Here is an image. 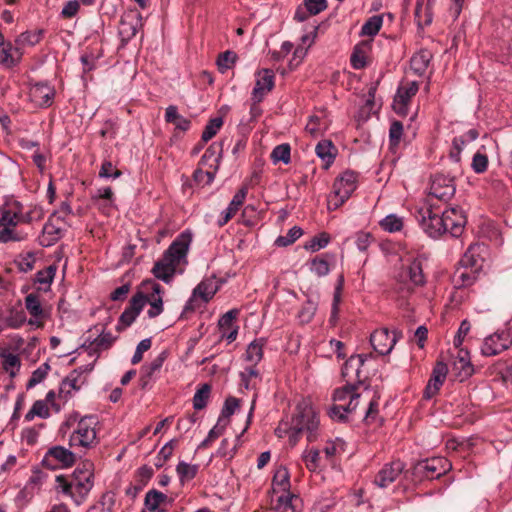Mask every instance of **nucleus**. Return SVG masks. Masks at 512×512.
Listing matches in <instances>:
<instances>
[{
    "mask_svg": "<svg viewBox=\"0 0 512 512\" xmlns=\"http://www.w3.org/2000/svg\"><path fill=\"white\" fill-rule=\"evenodd\" d=\"M448 372L447 365L443 362H437L435 367L433 368L431 377L426 385L424 390V398L431 399L435 396L440 387L443 385L446 375Z\"/></svg>",
    "mask_w": 512,
    "mask_h": 512,
    "instance_id": "nucleus-19",
    "label": "nucleus"
},
{
    "mask_svg": "<svg viewBox=\"0 0 512 512\" xmlns=\"http://www.w3.org/2000/svg\"><path fill=\"white\" fill-rule=\"evenodd\" d=\"M454 179L443 174L432 177L429 195L442 201L449 200L455 194Z\"/></svg>",
    "mask_w": 512,
    "mask_h": 512,
    "instance_id": "nucleus-14",
    "label": "nucleus"
},
{
    "mask_svg": "<svg viewBox=\"0 0 512 512\" xmlns=\"http://www.w3.org/2000/svg\"><path fill=\"white\" fill-rule=\"evenodd\" d=\"M405 276L409 277L410 282L415 286H421L425 283L422 263L419 260H413L405 271Z\"/></svg>",
    "mask_w": 512,
    "mask_h": 512,
    "instance_id": "nucleus-37",
    "label": "nucleus"
},
{
    "mask_svg": "<svg viewBox=\"0 0 512 512\" xmlns=\"http://www.w3.org/2000/svg\"><path fill=\"white\" fill-rule=\"evenodd\" d=\"M237 54L233 51H225L220 53L217 58V66L221 73H225L228 69L232 68V66L236 63Z\"/></svg>",
    "mask_w": 512,
    "mask_h": 512,
    "instance_id": "nucleus-49",
    "label": "nucleus"
},
{
    "mask_svg": "<svg viewBox=\"0 0 512 512\" xmlns=\"http://www.w3.org/2000/svg\"><path fill=\"white\" fill-rule=\"evenodd\" d=\"M366 356L363 354L351 356L344 364L342 374L344 377L350 376L354 373L355 376L360 379V368L364 365Z\"/></svg>",
    "mask_w": 512,
    "mask_h": 512,
    "instance_id": "nucleus-34",
    "label": "nucleus"
},
{
    "mask_svg": "<svg viewBox=\"0 0 512 512\" xmlns=\"http://www.w3.org/2000/svg\"><path fill=\"white\" fill-rule=\"evenodd\" d=\"M290 475H289V472L288 470L285 468V467H280L276 470L274 476H273V480H272V485H273V491H276V489L278 488L280 491H283V492H289V489H290Z\"/></svg>",
    "mask_w": 512,
    "mask_h": 512,
    "instance_id": "nucleus-38",
    "label": "nucleus"
},
{
    "mask_svg": "<svg viewBox=\"0 0 512 512\" xmlns=\"http://www.w3.org/2000/svg\"><path fill=\"white\" fill-rule=\"evenodd\" d=\"M115 499L113 494L106 492L100 499L90 506L86 512H113Z\"/></svg>",
    "mask_w": 512,
    "mask_h": 512,
    "instance_id": "nucleus-41",
    "label": "nucleus"
},
{
    "mask_svg": "<svg viewBox=\"0 0 512 512\" xmlns=\"http://www.w3.org/2000/svg\"><path fill=\"white\" fill-rule=\"evenodd\" d=\"M91 467V463H85L84 470L77 468L73 473L74 480L71 498L78 506L86 500L93 487V472L91 471Z\"/></svg>",
    "mask_w": 512,
    "mask_h": 512,
    "instance_id": "nucleus-9",
    "label": "nucleus"
},
{
    "mask_svg": "<svg viewBox=\"0 0 512 512\" xmlns=\"http://www.w3.org/2000/svg\"><path fill=\"white\" fill-rule=\"evenodd\" d=\"M382 23H383V20H382L381 16L375 15V16L370 17L362 26L361 34L367 35V36L376 35L379 32V30L381 29Z\"/></svg>",
    "mask_w": 512,
    "mask_h": 512,
    "instance_id": "nucleus-51",
    "label": "nucleus"
},
{
    "mask_svg": "<svg viewBox=\"0 0 512 512\" xmlns=\"http://www.w3.org/2000/svg\"><path fill=\"white\" fill-rule=\"evenodd\" d=\"M0 357L2 358L3 369L7 373H9L11 377L16 376L21 366V361L18 355L12 354L7 351H2L0 353Z\"/></svg>",
    "mask_w": 512,
    "mask_h": 512,
    "instance_id": "nucleus-36",
    "label": "nucleus"
},
{
    "mask_svg": "<svg viewBox=\"0 0 512 512\" xmlns=\"http://www.w3.org/2000/svg\"><path fill=\"white\" fill-rule=\"evenodd\" d=\"M405 463L400 460H394L386 463L376 474L374 484L379 488H386L396 481L398 477L405 472Z\"/></svg>",
    "mask_w": 512,
    "mask_h": 512,
    "instance_id": "nucleus-12",
    "label": "nucleus"
},
{
    "mask_svg": "<svg viewBox=\"0 0 512 512\" xmlns=\"http://www.w3.org/2000/svg\"><path fill=\"white\" fill-rule=\"evenodd\" d=\"M370 343L373 349L380 355H387L393 349L396 338L391 335L388 329H380L374 331L370 336Z\"/></svg>",
    "mask_w": 512,
    "mask_h": 512,
    "instance_id": "nucleus-18",
    "label": "nucleus"
},
{
    "mask_svg": "<svg viewBox=\"0 0 512 512\" xmlns=\"http://www.w3.org/2000/svg\"><path fill=\"white\" fill-rule=\"evenodd\" d=\"M51 459L56 460L63 467H70L75 463L74 453L62 446L50 448L43 462L48 463Z\"/></svg>",
    "mask_w": 512,
    "mask_h": 512,
    "instance_id": "nucleus-26",
    "label": "nucleus"
},
{
    "mask_svg": "<svg viewBox=\"0 0 512 512\" xmlns=\"http://www.w3.org/2000/svg\"><path fill=\"white\" fill-rule=\"evenodd\" d=\"M369 49V43L363 41L357 44L351 54L350 62L354 69H363L367 65V51Z\"/></svg>",
    "mask_w": 512,
    "mask_h": 512,
    "instance_id": "nucleus-33",
    "label": "nucleus"
},
{
    "mask_svg": "<svg viewBox=\"0 0 512 512\" xmlns=\"http://www.w3.org/2000/svg\"><path fill=\"white\" fill-rule=\"evenodd\" d=\"M378 398H373L368 401V409L364 416V421L366 424H371L376 422L378 417Z\"/></svg>",
    "mask_w": 512,
    "mask_h": 512,
    "instance_id": "nucleus-64",
    "label": "nucleus"
},
{
    "mask_svg": "<svg viewBox=\"0 0 512 512\" xmlns=\"http://www.w3.org/2000/svg\"><path fill=\"white\" fill-rule=\"evenodd\" d=\"M263 356V340H255L248 345L246 350V359L250 362L257 363Z\"/></svg>",
    "mask_w": 512,
    "mask_h": 512,
    "instance_id": "nucleus-52",
    "label": "nucleus"
},
{
    "mask_svg": "<svg viewBox=\"0 0 512 512\" xmlns=\"http://www.w3.org/2000/svg\"><path fill=\"white\" fill-rule=\"evenodd\" d=\"M23 206L18 201L5 204L1 208L0 216V243H7L10 241H23L27 235L17 232L15 227L19 223H31L35 217V210L27 213L22 212Z\"/></svg>",
    "mask_w": 512,
    "mask_h": 512,
    "instance_id": "nucleus-2",
    "label": "nucleus"
},
{
    "mask_svg": "<svg viewBox=\"0 0 512 512\" xmlns=\"http://www.w3.org/2000/svg\"><path fill=\"white\" fill-rule=\"evenodd\" d=\"M381 227L388 232L400 231L403 226L402 219L395 215H388L381 221Z\"/></svg>",
    "mask_w": 512,
    "mask_h": 512,
    "instance_id": "nucleus-60",
    "label": "nucleus"
},
{
    "mask_svg": "<svg viewBox=\"0 0 512 512\" xmlns=\"http://www.w3.org/2000/svg\"><path fill=\"white\" fill-rule=\"evenodd\" d=\"M146 304V295L143 292H137L130 300L128 307L122 312L116 325L117 332H122L129 327L141 313Z\"/></svg>",
    "mask_w": 512,
    "mask_h": 512,
    "instance_id": "nucleus-10",
    "label": "nucleus"
},
{
    "mask_svg": "<svg viewBox=\"0 0 512 512\" xmlns=\"http://www.w3.org/2000/svg\"><path fill=\"white\" fill-rule=\"evenodd\" d=\"M316 154L319 158L326 162V164H331L335 158V147L329 140H323L319 142L315 148Z\"/></svg>",
    "mask_w": 512,
    "mask_h": 512,
    "instance_id": "nucleus-42",
    "label": "nucleus"
},
{
    "mask_svg": "<svg viewBox=\"0 0 512 512\" xmlns=\"http://www.w3.org/2000/svg\"><path fill=\"white\" fill-rule=\"evenodd\" d=\"M415 217L429 237L438 238L446 233L443 220L440 218V210L429 201L416 210Z\"/></svg>",
    "mask_w": 512,
    "mask_h": 512,
    "instance_id": "nucleus-5",
    "label": "nucleus"
},
{
    "mask_svg": "<svg viewBox=\"0 0 512 512\" xmlns=\"http://www.w3.org/2000/svg\"><path fill=\"white\" fill-rule=\"evenodd\" d=\"M166 357V352H162L150 364L142 366L141 376L139 379L140 387L142 389H145L148 386L154 374L161 369Z\"/></svg>",
    "mask_w": 512,
    "mask_h": 512,
    "instance_id": "nucleus-27",
    "label": "nucleus"
},
{
    "mask_svg": "<svg viewBox=\"0 0 512 512\" xmlns=\"http://www.w3.org/2000/svg\"><path fill=\"white\" fill-rule=\"evenodd\" d=\"M141 286L145 290L151 291L148 296L146 295V303L148 302L150 304V309L147 311L148 317L155 318L159 316L163 312V300L161 296L163 288L152 279L143 281Z\"/></svg>",
    "mask_w": 512,
    "mask_h": 512,
    "instance_id": "nucleus-13",
    "label": "nucleus"
},
{
    "mask_svg": "<svg viewBox=\"0 0 512 512\" xmlns=\"http://www.w3.org/2000/svg\"><path fill=\"white\" fill-rule=\"evenodd\" d=\"M318 426L319 418L314 409L307 404L298 405L290 422V444L294 446L303 432L307 433L308 441L315 440Z\"/></svg>",
    "mask_w": 512,
    "mask_h": 512,
    "instance_id": "nucleus-3",
    "label": "nucleus"
},
{
    "mask_svg": "<svg viewBox=\"0 0 512 512\" xmlns=\"http://www.w3.org/2000/svg\"><path fill=\"white\" fill-rule=\"evenodd\" d=\"M330 241V236L326 232H322L316 236H314L306 245L305 248L311 250L312 252H316L321 248H324L328 245Z\"/></svg>",
    "mask_w": 512,
    "mask_h": 512,
    "instance_id": "nucleus-59",
    "label": "nucleus"
},
{
    "mask_svg": "<svg viewBox=\"0 0 512 512\" xmlns=\"http://www.w3.org/2000/svg\"><path fill=\"white\" fill-rule=\"evenodd\" d=\"M298 496L288 493L278 497L277 504L274 507L275 512H298L296 501Z\"/></svg>",
    "mask_w": 512,
    "mask_h": 512,
    "instance_id": "nucleus-40",
    "label": "nucleus"
},
{
    "mask_svg": "<svg viewBox=\"0 0 512 512\" xmlns=\"http://www.w3.org/2000/svg\"><path fill=\"white\" fill-rule=\"evenodd\" d=\"M223 125L221 117H215L209 120L202 133V141L207 142L212 139Z\"/></svg>",
    "mask_w": 512,
    "mask_h": 512,
    "instance_id": "nucleus-54",
    "label": "nucleus"
},
{
    "mask_svg": "<svg viewBox=\"0 0 512 512\" xmlns=\"http://www.w3.org/2000/svg\"><path fill=\"white\" fill-rule=\"evenodd\" d=\"M432 57L433 55L428 49L419 50L410 60L411 69L416 74L422 75L426 71Z\"/></svg>",
    "mask_w": 512,
    "mask_h": 512,
    "instance_id": "nucleus-30",
    "label": "nucleus"
},
{
    "mask_svg": "<svg viewBox=\"0 0 512 512\" xmlns=\"http://www.w3.org/2000/svg\"><path fill=\"white\" fill-rule=\"evenodd\" d=\"M43 30L37 31H26L21 33L15 40V44L20 47V50L24 46H33L40 42L42 39Z\"/></svg>",
    "mask_w": 512,
    "mask_h": 512,
    "instance_id": "nucleus-43",
    "label": "nucleus"
},
{
    "mask_svg": "<svg viewBox=\"0 0 512 512\" xmlns=\"http://www.w3.org/2000/svg\"><path fill=\"white\" fill-rule=\"evenodd\" d=\"M417 91L418 84L413 81L406 86L399 87L395 98H397L400 103H409L410 99L416 95Z\"/></svg>",
    "mask_w": 512,
    "mask_h": 512,
    "instance_id": "nucleus-50",
    "label": "nucleus"
},
{
    "mask_svg": "<svg viewBox=\"0 0 512 512\" xmlns=\"http://www.w3.org/2000/svg\"><path fill=\"white\" fill-rule=\"evenodd\" d=\"M25 307L32 317L28 323L37 328H42L44 320L49 317V310L42 306L39 295L36 293L28 294L25 297Z\"/></svg>",
    "mask_w": 512,
    "mask_h": 512,
    "instance_id": "nucleus-16",
    "label": "nucleus"
},
{
    "mask_svg": "<svg viewBox=\"0 0 512 512\" xmlns=\"http://www.w3.org/2000/svg\"><path fill=\"white\" fill-rule=\"evenodd\" d=\"M357 174L345 171L333 183V191L328 197V209H338L355 191Z\"/></svg>",
    "mask_w": 512,
    "mask_h": 512,
    "instance_id": "nucleus-7",
    "label": "nucleus"
},
{
    "mask_svg": "<svg viewBox=\"0 0 512 512\" xmlns=\"http://www.w3.org/2000/svg\"><path fill=\"white\" fill-rule=\"evenodd\" d=\"M122 175V172L117 169L112 162L104 161L101 165L99 176L102 178H113L116 179Z\"/></svg>",
    "mask_w": 512,
    "mask_h": 512,
    "instance_id": "nucleus-62",
    "label": "nucleus"
},
{
    "mask_svg": "<svg viewBox=\"0 0 512 512\" xmlns=\"http://www.w3.org/2000/svg\"><path fill=\"white\" fill-rule=\"evenodd\" d=\"M239 407V399L235 397L226 398L223 408L221 410V415L218 419L223 420V422L229 424L230 417L234 414L235 410Z\"/></svg>",
    "mask_w": 512,
    "mask_h": 512,
    "instance_id": "nucleus-53",
    "label": "nucleus"
},
{
    "mask_svg": "<svg viewBox=\"0 0 512 512\" xmlns=\"http://www.w3.org/2000/svg\"><path fill=\"white\" fill-rule=\"evenodd\" d=\"M511 344L512 339L509 332L495 333L485 338L481 353L484 356H495L507 350Z\"/></svg>",
    "mask_w": 512,
    "mask_h": 512,
    "instance_id": "nucleus-15",
    "label": "nucleus"
},
{
    "mask_svg": "<svg viewBox=\"0 0 512 512\" xmlns=\"http://www.w3.org/2000/svg\"><path fill=\"white\" fill-rule=\"evenodd\" d=\"M192 235L188 231L182 232L163 253L162 257L154 264L153 275L164 281L171 282L177 267L181 262H186V256L189 250Z\"/></svg>",
    "mask_w": 512,
    "mask_h": 512,
    "instance_id": "nucleus-1",
    "label": "nucleus"
},
{
    "mask_svg": "<svg viewBox=\"0 0 512 512\" xmlns=\"http://www.w3.org/2000/svg\"><path fill=\"white\" fill-rule=\"evenodd\" d=\"M116 337L111 332L102 331L98 337L89 341L86 340L81 349H84L90 357H94V362L98 359L102 351L110 349L115 342Z\"/></svg>",
    "mask_w": 512,
    "mask_h": 512,
    "instance_id": "nucleus-17",
    "label": "nucleus"
},
{
    "mask_svg": "<svg viewBox=\"0 0 512 512\" xmlns=\"http://www.w3.org/2000/svg\"><path fill=\"white\" fill-rule=\"evenodd\" d=\"M211 386L207 383L202 384L193 397V407L196 410H202L206 407L210 397Z\"/></svg>",
    "mask_w": 512,
    "mask_h": 512,
    "instance_id": "nucleus-45",
    "label": "nucleus"
},
{
    "mask_svg": "<svg viewBox=\"0 0 512 512\" xmlns=\"http://www.w3.org/2000/svg\"><path fill=\"white\" fill-rule=\"evenodd\" d=\"M175 443V440H171L161 448L154 462L156 468H161L165 464V462L172 456Z\"/></svg>",
    "mask_w": 512,
    "mask_h": 512,
    "instance_id": "nucleus-58",
    "label": "nucleus"
},
{
    "mask_svg": "<svg viewBox=\"0 0 512 512\" xmlns=\"http://www.w3.org/2000/svg\"><path fill=\"white\" fill-rule=\"evenodd\" d=\"M31 97L40 106H49L54 96V91L48 85L36 84L31 89Z\"/></svg>",
    "mask_w": 512,
    "mask_h": 512,
    "instance_id": "nucleus-32",
    "label": "nucleus"
},
{
    "mask_svg": "<svg viewBox=\"0 0 512 512\" xmlns=\"http://www.w3.org/2000/svg\"><path fill=\"white\" fill-rule=\"evenodd\" d=\"M83 371L81 369L73 370L69 375H67L61 382L59 389V397L67 400L73 390L78 391L84 380L82 379Z\"/></svg>",
    "mask_w": 512,
    "mask_h": 512,
    "instance_id": "nucleus-24",
    "label": "nucleus"
},
{
    "mask_svg": "<svg viewBox=\"0 0 512 512\" xmlns=\"http://www.w3.org/2000/svg\"><path fill=\"white\" fill-rule=\"evenodd\" d=\"M486 252L484 244H471L460 260V265L481 271L484 263L483 254Z\"/></svg>",
    "mask_w": 512,
    "mask_h": 512,
    "instance_id": "nucleus-20",
    "label": "nucleus"
},
{
    "mask_svg": "<svg viewBox=\"0 0 512 512\" xmlns=\"http://www.w3.org/2000/svg\"><path fill=\"white\" fill-rule=\"evenodd\" d=\"M140 20L141 14L137 11H129L121 17L119 34L123 41H128L136 35Z\"/></svg>",
    "mask_w": 512,
    "mask_h": 512,
    "instance_id": "nucleus-22",
    "label": "nucleus"
},
{
    "mask_svg": "<svg viewBox=\"0 0 512 512\" xmlns=\"http://www.w3.org/2000/svg\"><path fill=\"white\" fill-rule=\"evenodd\" d=\"M311 271L319 277L326 276L330 271L329 264L325 259L315 257L311 261Z\"/></svg>",
    "mask_w": 512,
    "mask_h": 512,
    "instance_id": "nucleus-61",
    "label": "nucleus"
},
{
    "mask_svg": "<svg viewBox=\"0 0 512 512\" xmlns=\"http://www.w3.org/2000/svg\"><path fill=\"white\" fill-rule=\"evenodd\" d=\"M97 423L95 416L82 417L77 424L76 430L70 436V447L86 450L96 446L98 443L95 430Z\"/></svg>",
    "mask_w": 512,
    "mask_h": 512,
    "instance_id": "nucleus-6",
    "label": "nucleus"
},
{
    "mask_svg": "<svg viewBox=\"0 0 512 512\" xmlns=\"http://www.w3.org/2000/svg\"><path fill=\"white\" fill-rule=\"evenodd\" d=\"M219 289V284L215 278H206L202 280L194 289L193 295L199 296L205 303L213 298Z\"/></svg>",
    "mask_w": 512,
    "mask_h": 512,
    "instance_id": "nucleus-28",
    "label": "nucleus"
},
{
    "mask_svg": "<svg viewBox=\"0 0 512 512\" xmlns=\"http://www.w3.org/2000/svg\"><path fill=\"white\" fill-rule=\"evenodd\" d=\"M166 499L167 496L164 493L152 489L146 493L144 503L149 511H156Z\"/></svg>",
    "mask_w": 512,
    "mask_h": 512,
    "instance_id": "nucleus-44",
    "label": "nucleus"
},
{
    "mask_svg": "<svg viewBox=\"0 0 512 512\" xmlns=\"http://www.w3.org/2000/svg\"><path fill=\"white\" fill-rule=\"evenodd\" d=\"M362 399V394L356 392V386L346 385L333 393L334 404L329 410V416L338 421H345L346 415L356 410Z\"/></svg>",
    "mask_w": 512,
    "mask_h": 512,
    "instance_id": "nucleus-4",
    "label": "nucleus"
},
{
    "mask_svg": "<svg viewBox=\"0 0 512 512\" xmlns=\"http://www.w3.org/2000/svg\"><path fill=\"white\" fill-rule=\"evenodd\" d=\"M49 370L50 365L47 362L41 364L36 370H34L30 379L28 380L27 389H30L41 383L46 378Z\"/></svg>",
    "mask_w": 512,
    "mask_h": 512,
    "instance_id": "nucleus-57",
    "label": "nucleus"
},
{
    "mask_svg": "<svg viewBox=\"0 0 512 512\" xmlns=\"http://www.w3.org/2000/svg\"><path fill=\"white\" fill-rule=\"evenodd\" d=\"M274 87V73L270 69H263L259 72L255 87L252 91V100L261 102L266 93Z\"/></svg>",
    "mask_w": 512,
    "mask_h": 512,
    "instance_id": "nucleus-21",
    "label": "nucleus"
},
{
    "mask_svg": "<svg viewBox=\"0 0 512 512\" xmlns=\"http://www.w3.org/2000/svg\"><path fill=\"white\" fill-rule=\"evenodd\" d=\"M62 237V229L56 227L51 222H48L43 227V235L41 238V245L48 247L56 243Z\"/></svg>",
    "mask_w": 512,
    "mask_h": 512,
    "instance_id": "nucleus-35",
    "label": "nucleus"
},
{
    "mask_svg": "<svg viewBox=\"0 0 512 512\" xmlns=\"http://www.w3.org/2000/svg\"><path fill=\"white\" fill-rule=\"evenodd\" d=\"M316 310V303H314L311 300H308L302 305L297 317L302 324H307L313 319Z\"/></svg>",
    "mask_w": 512,
    "mask_h": 512,
    "instance_id": "nucleus-55",
    "label": "nucleus"
},
{
    "mask_svg": "<svg viewBox=\"0 0 512 512\" xmlns=\"http://www.w3.org/2000/svg\"><path fill=\"white\" fill-rule=\"evenodd\" d=\"M176 472L179 476L181 483H184L186 481L193 479L196 476L198 472V466L186 463L184 461H180L176 466Z\"/></svg>",
    "mask_w": 512,
    "mask_h": 512,
    "instance_id": "nucleus-48",
    "label": "nucleus"
},
{
    "mask_svg": "<svg viewBox=\"0 0 512 512\" xmlns=\"http://www.w3.org/2000/svg\"><path fill=\"white\" fill-rule=\"evenodd\" d=\"M4 322L7 327L18 329L26 322V314L23 310L11 308Z\"/></svg>",
    "mask_w": 512,
    "mask_h": 512,
    "instance_id": "nucleus-46",
    "label": "nucleus"
},
{
    "mask_svg": "<svg viewBox=\"0 0 512 512\" xmlns=\"http://www.w3.org/2000/svg\"><path fill=\"white\" fill-rule=\"evenodd\" d=\"M440 218L443 220L446 233L453 237H459L462 234L466 225V217L461 209L454 207L440 211Z\"/></svg>",
    "mask_w": 512,
    "mask_h": 512,
    "instance_id": "nucleus-11",
    "label": "nucleus"
},
{
    "mask_svg": "<svg viewBox=\"0 0 512 512\" xmlns=\"http://www.w3.org/2000/svg\"><path fill=\"white\" fill-rule=\"evenodd\" d=\"M23 52L20 47L13 46L11 42L0 43V65L5 68L16 66L22 58Z\"/></svg>",
    "mask_w": 512,
    "mask_h": 512,
    "instance_id": "nucleus-23",
    "label": "nucleus"
},
{
    "mask_svg": "<svg viewBox=\"0 0 512 512\" xmlns=\"http://www.w3.org/2000/svg\"><path fill=\"white\" fill-rule=\"evenodd\" d=\"M271 159L274 164L283 162L288 164L291 161V148L287 143L277 145L271 152Z\"/></svg>",
    "mask_w": 512,
    "mask_h": 512,
    "instance_id": "nucleus-47",
    "label": "nucleus"
},
{
    "mask_svg": "<svg viewBox=\"0 0 512 512\" xmlns=\"http://www.w3.org/2000/svg\"><path fill=\"white\" fill-rule=\"evenodd\" d=\"M326 8V0H304L303 7H298L294 18L299 22H303L307 20L309 16L317 15L324 11Z\"/></svg>",
    "mask_w": 512,
    "mask_h": 512,
    "instance_id": "nucleus-25",
    "label": "nucleus"
},
{
    "mask_svg": "<svg viewBox=\"0 0 512 512\" xmlns=\"http://www.w3.org/2000/svg\"><path fill=\"white\" fill-rule=\"evenodd\" d=\"M403 134V125L400 121H393L389 129V139L391 146H397Z\"/></svg>",
    "mask_w": 512,
    "mask_h": 512,
    "instance_id": "nucleus-63",
    "label": "nucleus"
},
{
    "mask_svg": "<svg viewBox=\"0 0 512 512\" xmlns=\"http://www.w3.org/2000/svg\"><path fill=\"white\" fill-rule=\"evenodd\" d=\"M165 121L167 123L174 124L175 128L182 132H186L187 130H189L191 125V121L180 115L178 113L177 107L174 105H170L166 108Z\"/></svg>",
    "mask_w": 512,
    "mask_h": 512,
    "instance_id": "nucleus-31",
    "label": "nucleus"
},
{
    "mask_svg": "<svg viewBox=\"0 0 512 512\" xmlns=\"http://www.w3.org/2000/svg\"><path fill=\"white\" fill-rule=\"evenodd\" d=\"M453 369L461 382L467 380L474 374V366L470 362V359H456L453 364Z\"/></svg>",
    "mask_w": 512,
    "mask_h": 512,
    "instance_id": "nucleus-39",
    "label": "nucleus"
},
{
    "mask_svg": "<svg viewBox=\"0 0 512 512\" xmlns=\"http://www.w3.org/2000/svg\"><path fill=\"white\" fill-rule=\"evenodd\" d=\"M303 234V231L300 227L294 226L292 227L285 236H279L275 243L279 247H286L294 243L298 238H300Z\"/></svg>",
    "mask_w": 512,
    "mask_h": 512,
    "instance_id": "nucleus-56",
    "label": "nucleus"
},
{
    "mask_svg": "<svg viewBox=\"0 0 512 512\" xmlns=\"http://www.w3.org/2000/svg\"><path fill=\"white\" fill-rule=\"evenodd\" d=\"M451 465L444 457H432L417 462L411 469L412 475L417 480L436 479L444 475Z\"/></svg>",
    "mask_w": 512,
    "mask_h": 512,
    "instance_id": "nucleus-8",
    "label": "nucleus"
},
{
    "mask_svg": "<svg viewBox=\"0 0 512 512\" xmlns=\"http://www.w3.org/2000/svg\"><path fill=\"white\" fill-rule=\"evenodd\" d=\"M479 272L480 271L478 270H474L464 265H460V267H458L454 272L453 282L458 287L470 286L476 281Z\"/></svg>",
    "mask_w": 512,
    "mask_h": 512,
    "instance_id": "nucleus-29",
    "label": "nucleus"
}]
</instances>
